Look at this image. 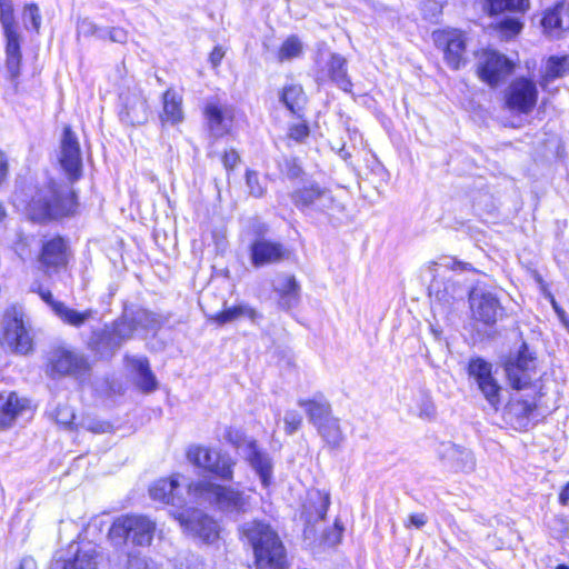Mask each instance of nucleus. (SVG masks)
<instances>
[{
    "label": "nucleus",
    "instance_id": "nucleus-1",
    "mask_svg": "<svg viewBox=\"0 0 569 569\" xmlns=\"http://www.w3.org/2000/svg\"><path fill=\"white\" fill-rule=\"evenodd\" d=\"M13 204L30 220L46 221L70 213L73 194L68 188L41 177L20 181Z\"/></svg>",
    "mask_w": 569,
    "mask_h": 569
},
{
    "label": "nucleus",
    "instance_id": "nucleus-2",
    "mask_svg": "<svg viewBox=\"0 0 569 569\" xmlns=\"http://www.w3.org/2000/svg\"><path fill=\"white\" fill-rule=\"evenodd\" d=\"M241 535L253 549L256 569H286L284 548L269 525L247 522L241 527Z\"/></svg>",
    "mask_w": 569,
    "mask_h": 569
},
{
    "label": "nucleus",
    "instance_id": "nucleus-3",
    "mask_svg": "<svg viewBox=\"0 0 569 569\" xmlns=\"http://www.w3.org/2000/svg\"><path fill=\"white\" fill-rule=\"evenodd\" d=\"M187 496L189 501L204 500L226 512L244 513L251 507V498L243 491L208 480L189 483Z\"/></svg>",
    "mask_w": 569,
    "mask_h": 569
},
{
    "label": "nucleus",
    "instance_id": "nucleus-4",
    "mask_svg": "<svg viewBox=\"0 0 569 569\" xmlns=\"http://www.w3.org/2000/svg\"><path fill=\"white\" fill-rule=\"evenodd\" d=\"M156 523L148 517L127 515L118 517L108 531V539L113 545L130 540L132 545L148 547L153 540Z\"/></svg>",
    "mask_w": 569,
    "mask_h": 569
},
{
    "label": "nucleus",
    "instance_id": "nucleus-5",
    "mask_svg": "<svg viewBox=\"0 0 569 569\" xmlns=\"http://www.w3.org/2000/svg\"><path fill=\"white\" fill-rule=\"evenodd\" d=\"M187 458L192 465L222 480H231L233 477L236 462L229 455L222 453L219 450L203 446H193L187 451Z\"/></svg>",
    "mask_w": 569,
    "mask_h": 569
},
{
    "label": "nucleus",
    "instance_id": "nucleus-6",
    "mask_svg": "<svg viewBox=\"0 0 569 569\" xmlns=\"http://www.w3.org/2000/svg\"><path fill=\"white\" fill-rule=\"evenodd\" d=\"M1 340L17 353L26 355L32 349V338L21 311L12 309L4 315Z\"/></svg>",
    "mask_w": 569,
    "mask_h": 569
},
{
    "label": "nucleus",
    "instance_id": "nucleus-7",
    "mask_svg": "<svg viewBox=\"0 0 569 569\" xmlns=\"http://www.w3.org/2000/svg\"><path fill=\"white\" fill-rule=\"evenodd\" d=\"M538 94V88L533 80L518 77L505 90V106L511 112L529 114L537 104Z\"/></svg>",
    "mask_w": 569,
    "mask_h": 569
},
{
    "label": "nucleus",
    "instance_id": "nucleus-8",
    "mask_svg": "<svg viewBox=\"0 0 569 569\" xmlns=\"http://www.w3.org/2000/svg\"><path fill=\"white\" fill-rule=\"evenodd\" d=\"M224 438L241 450L244 459L259 475L262 485L267 487L271 478V462L266 453L258 450L256 441L246 439L240 430L233 428L227 429Z\"/></svg>",
    "mask_w": 569,
    "mask_h": 569
},
{
    "label": "nucleus",
    "instance_id": "nucleus-9",
    "mask_svg": "<svg viewBox=\"0 0 569 569\" xmlns=\"http://www.w3.org/2000/svg\"><path fill=\"white\" fill-rule=\"evenodd\" d=\"M536 358L522 345L520 350L510 355L505 362V371L510 386L513 389L527 388L536 377Z\"/></svg>",
    "mask_w": 569,
    "mask_h": 569
},
{
    "label": "nucleus",
    "instance_id": "nucleus-10",
    "mask_svg": "<svg viewBox=\"0 0 569 569\" xmlns=\"http://www.w3.org/2000/svg\"><path fill=\"white\" fill-rule=\"evenodd\" d=\"M513 62L495 50H483L478 59V74L491 87L497 86L513 70Z\"/></svg>",
    "mask_w": 569,
    "mask_h": 569
},
{
    "label": "nucleus",
    "instance_id": "nucleus-11",
    "mask_svg": "<svg viewBox=\"0 0 569 569\" xmlns=\"http://www.w3.org/2000/svg\"><path fill=\"white\" fill-rule=\"evenodd\" d=\"M436 46L443 50L449 67L459 69L466 63V37L457 29H445L432 32Z\"/></svg>",
    "mask_w": 569,
    "mask_h": 569
},
{
    "label": "nucleus",
    "instance_id": "nucleus-12",
    "mask_svg": "<svg viewBox=\"0 0 569 569\" xmlns=\"http://www.w3.org/2000/svg\"><path fill=\"white\" fill-rule=\"evenodd\" d=\"M472 317L486 325L495 323L501 315L497 296L482 286H476L469 293Z\"/></svg>",
    "mask_w": 569,
    "mask_h": 569
},
{
    "label": "nucleus",
    "instance_id": "nucleus-13",
    "mask_svg": "<svg viewBox=\"0 0 569 569\" xmlns=\"http://www.w3.org/2000/svg\"><path fill=\"white\" fill-rule=\"evenodd\" d=\"M86 369L84 358L70 349L60 347L50 352L47 372L53 378L78 375Z\"/></svg>",
    "mask_w": 569,
    "mask_h": 569
},
{
    "label": "nucleus",
    "instance_id": "nucleus-14",
    "mask_svg": "<svg viewBox=\"0 0 569 569\" xmlns=\"http://www.w3.org/2000/svg\"><path fill=\"white\" fill-rule=\"evenodd\" d=\"M469 376L475 380L487 401L496 407L500 402V386L493 378L491 365L482 359L471 360Z\"/></svg>",
    "mask_w": 569,
    "mask_h": 569
},
{
    "label": "nucleus",
    "instance_id": "nucleus-15",
    "mask_svg": "<svg viewBox=\"0 0 569 569\" xmlns=\"http://www.w3.org/2000/svg\"><path fill=\"white\" fill-rule=\"evenodd\" d=\"M177 519L188 532L208 543L216 541L219 537L218 523L199 510H193L188 517L180 513Z\"/></svg>",
    "mask_w": 569,
    "mask_h": 569
},
{
    "label": "nucleus",
    "instance_id": "nucleus-16",
    "mask_svg": "<svg viewBox=\"0 0 569 569\" xmlns=\"http://www.w3.org/2000/svg\"><path fill=\"white\" fill-rule=\"evenodd\" d=\"M59 161L71 179L79 178L82 168L81 152L78 139L69 127L63 130Z\"/></svg>",
    "mask_w": 569,
    "mask_h": 569
},
{
    "label": "nucleus",
    "instance_id": "nucleus-17",
    "mask_svg": "<svg viewBox=\"0 0 569 569\" xmlns=\"http://www.w3.org/2000/svg\"><path fill=\"white\" fill-rule=\"evenodd\" d=\"M439 458L455 471L470 472L476 467L472 452L452 442L441 443L438 449Z\"/></svg>",
    "mask_w": 569,
    "mask_h": 569
},
{
    "label": "nucleus",
    "instance_id": "nucleus-18",
    "mask_svg": "<svg viewBox=\"0 0 569 569\" xmlns=\"http://www.w3.org/2000/svg\"><path fill=\"white\" fill-rule=\"evenodd\" d=\"M541 26L551 39H569V4H558L545 12Z\"/></svg>",
    "mask_w": 569,
    "mask_h": 569
},
{
    "label": "nucleus",
    "instance_id": "nucleus-19",
    "mask_svg": "<svg viewBox=\"0 0 569 569\" xmlns=\"http://www.w3.org/2000/svg\"><path fill=\"white\" fill-rule=\"evenodd\" d=\"M204 116L213 136L221 137L231 130L233 110L230 107L218 101H209L204 107Z\"/></svg>",
    "mask_w": 569,
    "mask_h": 569
},
{
    "label": "nucleus",
    "instance_id": "nucleus-20",
    "mask_svg": "<svg viewBox=\"0 0 569 569\" xmlns=\"http://www.w3.org/2000/svg\"><path fill=\"white\" fill-rule=\"evenodd\" d=\"M99 550L91 543L77 546L72 556L56 561V569H98Z\"/></svg>",
    "mask_w": 569,
    "mask_h": 569
},
{
    "label": "nucleus",
    "instance_id": "nucleus-21",
    "mask_svg": "<svg viewBox=\"0 0 569 569\" xmlns=\"http://www.w3.org/2000/svg\"><path fill=\"white\" fill-rule=\"evenodd\" d=\"M180 475H173L170 478L157 480L150 487V496L153 500L181 506L187 503L188 499L180 492Z\"/></svg>",
    "mask_w": 569,
    "mask_h": 569
},
{
    "label": "nucleus",
    "instance_id": "nucleus-22",
    "mask_svg": "<svg viewBox=\"0 0 569 569\" xmlns=\"http://www.w3.org/2000/svg\"><path fill=\"white\" fill-rule=\"evenodd\" d=\"M273 290L279 296V306L289 310L300 301L301 287L295 276L281 274L273 281Z\"/></svg>",
    "mask_w": 569,
    "mask_h": 569
},
{
    "label": "nucleus",
    "instance_id": "nucleus-23",
    "mask_svg": "<svg viewBox=\"0 0 569 569\" xmlns=\"http://www.w3.org/2000/svg\"><path fill=\"white\" fill-rule=\"evenodd\" d=\"M331 200L332 198L327 190L313 183L306 184L292 193V201L299 208L315 207L322 210Z\"/></svg>",
    "mask_w": 569,
    "mask_h": 569
},
{
    "label": "nucleus",
    "instance_id": "nucleus-24",
    "mask_svg": "<svg viewBox=\"0 0 569 569\" xmlns=\"http://www.w3.org/2000/svg\"><path fill=\"white\" fill-rule=\"evenodd\" d=\"M41 298L51 306L54 313L66 323L79 327L83 325L92 315L91 310L79 312L74 309L67 307L62 302L53 301L52 295L49 291H40Z\"/></svg>",
    "mask_w": 569,
    "mask_h": 569
},
{
    "label": "nucleus",
    "instance_id": "nucleus-25",
    "mask_svg": "<svg viewBox=\"0 0 569 569\" xmlns=\"http://www.w3.org/2000/svg\"><path fill=\"white\" fill-rule=\"evenodd\" d=\"M26 407L27 400L19 398L17 393H0V427H10Z\"/></svg>",
    "mask_w": 569,
    "mask_h": 569
},
{
    "label": "nucleus",
    "instance_id": "nucleus-26",
    "mask_svg": "<svg viewBox=\"0 0 569 569\" xmlns=\"http://www.w3.org/2000/svg\"><path fill=\"white\" fill-rule=\"evenodd\" d=\"M161 120L170 124H178L183 120L182 96L172 89L163 93Z\"/></svg>",
    "mask_w": 569,
    "mask_h": 569
},
{
    "label": "nucleus",
    "instance_id": "nucleus-27",
    "mask_svg": "<svg viewBox=\"0 0 569 569\" xmlns=\"http://www.w3.org/2000/svg\"><path fill=\"white\" fill-rule=\"evenodd\" d=\"M321 77L336 82L342 90L349 91L351 83L347 78L346 60L339 54H331Z\"/></svg>",
    "mask_w": 569,
    "mask_h": 569
},
{
    "label": "nucleus",
    "instance_id": "nucleus-28",
    "mask_svg": "<svg viewBox=\"0 0 569 569\" xmlns=\"http://www.w3.org/2000/svg\"><path fill=\"white\" fill-rule=\"evenodd\" d=\"M6 37V67L11 78H17L20 74L21 67V50H20V33L4 34Z\"/></svg>",
    "mask_w": 569,
    "mask_h": 569
},
{
    "label": "nucleus",
    "instance_id": "nucleus-29",
    "mask_svg": "<svg viewBox=\"0 0 569 569\" xmlns=\"http://www.w3.org/2000/svg\"><path fill=\"white\" fill-rule=\"evenodd\" d=\"M18 240L16 242L17 246L20 247H37L41 244V249H67L69 243L66 241V239L54 236L50 239H40L36 237L32 232L22 229L18 234Z\"/></svg>",
    "mask_w": 569,
    "mask_h": 569
},
{
    "label": "nucleus",
    "instance_id": "nucleus-30",
    "mask_svg": "<svg viewBox=\"0 0 569 569\" xmlns=\"http://www.w3.org/2000/svg\"><path fill=\"white\" fill-rule=\"evenodd\" d=\"M567 74H569V56H551L546 61L540 84L546 88L550 81Z\"/></svg>",
    "mask_w": 569,
    "mask_h": 569
},
{
    "label": "nucleus",
    "instance_id": "nucleus-31",
    "mask_svg": "<svg viewBox=\"0 0 569 569\" xmlns=\"http://www.w3.org/2000/svg\"><path fill=\"white\" fill-rule=\"evenodd\" d=\"M129 366L136 372V380L139 388L144 392L157 389V379L150 371L149 362L146 358L129 359Z\"/></svg>",
    "mask_w": 569,
    "mask_h": 569
},
{
    "label": "nucleus",
    "instance_id": "nucleus-32",
    "mask_svg": "<svg viewBox=\"0 0 569 569\" xmlns=\"http://www.w3.org/2000/svg\"><path fill=\"white\" fill-rule=\"evenodd\" d=\"M318 432L323 441L330 448H339L345 441V436L340 427V422L335 417H327L318 423Z\"/></svg>",
    "mask_w": 569,
    "mask_h": 569
},
{
    "label": "nucleus",
    "instance_id": "nucleus-33",
    "mask_svg": "<svg viewBox=\"0 0 569 569\" xmlns=\"http://www.w3.org/2000/svg\"><path fill=\"white\" fill-rule=\"evenodd\" d=\"M298 405L305 409L310 422L316 427H318V423L323 421L327 417H331L330 405L322 397L310 400L300 399L298 400Z\"/></svg>",
    "mask_w": 569,
    "mask_h": 569
},
{
    "label": "nucleus",
    "instance_id": "nucleus-34",
    "mask_svg": "<svg viewBox=\"0 0 569 569\" xmlns=\"http://www.w3.org/2000/svg\"><path fill=\"white\" fill-rule=\"evenodd\" d=\"M240 317H247L252 322H256L260 318V315L258 313V311L256 309H253L252 307H250L248 305H238V306L224 309L223 311L212 316L210 319L212 321L217 322L218 325H224V323L231 322L233 320H237Z\"/></svg>",
    "mask_w": 569,
    "mask_h": 569
},
{
    "label": "nucleus",
    "instance_id": "nucleus-35",
    "mask_svg": "<svg viewBox=\"0 0 569 569\" xmlns=\"http://www.w3.org/2000/svg\"><path fill=\"white\" fill-rule=\"evenodd\" d=\"M485 9L490 16L505 11L526 13L530 9V0H486Z\"/></svg>",
    "mask_w": 569,
    "mask_h": 569
},
{
    "label": "nucleus",
    "instance_id": "nucleus-36",
    "mask_svg": "<svg viewBox=\"0 0 569 569\" xmlns=\"http://www.w3.org/2000/svg\"><path fill=\"white\" fill-rule=\"evenodd\" d=\"M458 288L450 281L433 279L429 284V296L440 305H450L457 295Z\"/></svg>",
    "mask_w": 569,
    "mask_h": 569
},
{
    "label": "nucleus",
    "instance_id": "nucleus-37",
    "mask_svg": "<svg viewBox=\"0 0 569 569\" xmlns=\"http://www.w3.org/2000/svg\"><path fill=\"white\" fill-rule=\"evenodd\" d=\"M280 99L292 113H299L306 100L303 90L298 84L284 87Z\"/></svg>",
    "mask_w": 569,
    "mask_h": 569
},
{
    "label": "nucleus",
    "instance_id": "nucleus-38",
    "mask_svg": "<svg viewBox=\"0 0 569 569\" xmlns=\"http://www.w3.org/2000/svg\"><path fill=\"white\" fill-rule=\"evenodd\" d=\"M121 99L123 100L126 113L131 123H139L146 119L147 103L141 94L134 93L132 101L122 96Z\"/></svg>",
    "mask_w": 569,
    "mask_h": 569
},
{
    "label": "nucleus",
    "instance_id": "nucleus-39",
    "mask_svg": "<svg viewBox=\"0 0 569 569\" xmlns=\"http://www.w3.org/2000/svg\"><path fill=\"white\" fill-rule=\"evenodd\" d=\"M303 52V43L297 36L288 37L280 46L277 58L280 62L299 58Z\"/></svg>",
    "mask_w": 569,
    "mask_h": 569
},
{
    "label": "nucleus",
    "instance_id": "nucleus-40",
    "mask_svg": "<svg viewBox=\"0 0 569 569\" xmlns=\"http://www.w3.org/2000/svg\"><path fill=\"white\" fill-rule=\"evenodd\" d=\"M536 408V403L530 400L513 399L508 406V413L517 418L518 423L526 426V420L530 417Z\"/></svg>",
    "mask_w": 569,
    "mask_h": 569
},
{
    "label": "nucleus",
    "instance_id": "nucleus-41",
    "mask_svg": "<svg viewBox=\"0 0 569 569\" xmlns=\"http://www.w3.org/2000/svg\"><path fill=\"white\" fill-rule=\"evenodd\" d=\"M0 22L4 34L18 33L12 0H0Z\"/></svg>",
    "mask_w": 569,
    "mask_h": 569
},
{
    "label": "nucleus",
    "instance_id": "nucleus-42",
    "mask_svg": "<svg viewBox=\"0 0 569 569\" xmlns=\"http://www.w3.org/2000/svg\"><path fill=\"white\" fill-rule=\"evenodd\" d=\"M523 28V22L519 18L506 17L495 24V29L505 39H511L518 36Z\"/></svg>",
    "mask_w": 569,
    "mask_h": 569
},
{
    "label": "nucleus",
    "instance_id": "nucleus-43",
    "mask_svg": "<svg viewBox=\"0 0 569 569\" xmlns=\"http://www.w3.org/2000/svg\"><path fill=\"white\" fill-rule=\"evenodd\" d=\"M249 259L254 268L277 263L283 259L282 251H249Z\"/></svg>",
    "mask_w": 569,
    "mask_h": 569
},
{
    "label": "nucleus",
    "instance_id": "nucleus-44",
    "mask_svg": "<svg viewBox=\"0 0 569 569\" xmlns=\"http://www.w3.org/2000/svg\"><path fill=\"white\" fill-rule=\"evenodd\" d=\"M77 36L78 37H94L100 40L106 39V29L97 26L92 20L88 18L79 19L77 22Z\"/></svg>",
    "mask_w": 569,
    "mask_h": 569
},
{
    "label": "nucleus",
    "instance_id": "nucleus-45",
    "mask_svg": "<svg viewBox=\"0 0 569 569\" xmlns=\"http://www.w3.org/2000/svg\"><path fill=\"white\" fill-rule=\"evenodd\" d=\"M118 569H150V561L139 551H131L118 562Z\"/></svg>",
    "mask_w": 569,
    "mask_h": 569
},
{
    "label": "nucleus",
    "instance_id": "nucleus-46",
    "mask_svg": "<svg viewBox=\"0 0 569 569\" xmlns=\"http://www.w3.org/2000/svg\"><path fill=\"white\" fill-rule=\"evenodd\" d=\"M22 21L26 29H32L37 33L41 27L40 9L36 3H28L23 8Z\"/></svg>",
    "mask_w": 569,
    "mask_h": 569
},
{
    "label": "nucleus",
    "instance_id": "nucleus-47",
    "mask_svg": "<svg viewBox=\"0 0 569 569\" xmlns=\"http://www.w3.org/2000/svg\"><path fill=\"white\" fill-rule=\"evenodd\" d=\"M38 261L40 267L49 271L51 268H57L66 263L64 251H41Z\"/></svg>",
    "mask_w": 569,
    "mask_h": 569
},
{
    "label": "nucleus",
    "instance_id": "nucleus-48",
    "mask_svg": "<svg viewBox=\"0 0 569 569\" xmlns=\"http://www.w3.org/2000/svg\"><path fill=\"white\" fill-rule=\"evenodd\" d=\"M246 182L249 193L256 198L262 197L266 191V183L259 179L254 171L248 170L246 173Z\"/></svg>",
    "mask_w": 569,
    "mask_h": 569
},
{
    "label": "nucleus",
    "instance_id": "nucleus-49",
    "mask_svg": "<svg viewBox=\"0 0 569 569\" xmlns=\"http://www.w3.org/2000/svg\"><path fill=\"white\" fill-rule=\"evenodd\" d=\"M418 416L425 420H432L437 416V409L429 397H422L418 405Z\"/></svg>",
    "mask_w": 569,
    "mask_h": 569
},
{
    "label": "nucleus",
    "instance_id": "nucleus-50",
    "mask_svg": "<svg viewBox=\"0 0 569 569\" xmlns=\"http://www.w3.org/2000/svg\"><path fill=\"white\" fill-rule=\"evenodd\" d=\"M133 333V327L128 321H121L116 323L113 328V336L117 341L114 342L117 346H119L122 341L130 339Z\"/></svg>",
    "mask_w": 569,
    "mask_h": 569
},
{
    "label": "nucleus",
    "instance_id": "nucleus-51",
    "mask_svg": "<svg viewBox=\"0 0 569 569\" xmlns=\"http://www.w3.org/2000/svg\"><path fill=\"white\" fill-rule=\"evenodd\" d=\"M302 422V417L299 412L289 410L284 415V429L288 435L296 432Z\"/></svg>",
    "mask_w": 569,
    "mask_h": 569
},
{
    "label": "nucleus",
    "instance_id": "nucleus-52",
    "mask_svg": "<svg viewBox=\"0 0 569 569\" xmlns=\"http://www.w3.org/2000/svg\"><path fill=\"white\" fill-rule=\"evenodd\" d=\"M288 134L290 139L300 142L309 136V127L305 122L292 124Z\"/></svg>",
    "mask_w": 569,
    "mask_h": 569
},
{
    "label": "nucleus",
    "instance_id": "nucleus-53",
    "mask_svg": "<svg viewBox=\"0 0 569 569\" xmlns=\"http://www.w3.org/2000/svg\"><path fill=\"white\" fill-rule=\"evenodd\" d=\"M73 419H74V413L69 407L63 406V407L57 408L56 420L58 423L68 427L72 423Z\"/></svg>",
    "mask_w": 569,
    "mask_h": 569
},
{
    "label": "nucleus",
    "instance_id": "nucleus-54",
    "mask_svg": "<svg viewBox=\"0 0 569 569\" xmlns=\"http://www.w3.org/2000/svg\"><path fill=\"white\" fill-rule=\"evenodd\" d=\"M106 39L116 43H126L128 40V32L119 27L106 29Z\"/></svg>",
    "mask_w": 569,
    "mask_h": 569
},
{
    "label": "nucleus",
    "instance_id": "nucleus-55",
    "mask_svg": "<svg viewBox=\"0 0 569 569\" xmlns=\"http://www.w3.org/2000/svg\"><path fill=\"white\" fill-rule=\"evenodd\" d=\"M223 166L226 169H233L239 162V154L236 150L226 151L222 158Z\"/></svg>",
    "mask_w": 569,
    "mask_h": 569
},
{
    "label": "nucleus",
    "instance_id": "nucleus-56",
    "mask_svg": "<svg viewBox=\"0 0 569 569\" xmlns=\"http://www.w3.org/2000/svg\"><path fill=\"white\" fill-rule=\"evenodd\" d=\"M224 54H226V50L221 46L214 47L209 56V61H210L211 66L213 68H217L221 63Z\"/></svg>",
    "mask_w": 569,
    "mask_h": 569
},
{
    "label": "nucleus",
    "instance_id": "nucleus-57",
    "mask_svg": "<svg viewBox=\"0 0 569 569\" xmlns=\"http://www.w3.org/2000/svg\"><path fill=\"white\" fill-rule=\"evenodd\" d=\"M441 266L448 268V269H451V270H468L469 269V263L467 262H461V261H458L456 259H452V258H445L443 262L441 263Z\"/></svg>",
    "mask_w": 569,
    "mask_h": 569
},
{
    "label": "nucleus",
    "instance_id": "nucleus-58",
    "mask_svg": "<svg viewBox=\"0 0 569 569\" xmlns=\"http://www.w3.org/2000/svg\"><path fill=\"white\" fill-rule=\"evenodd\" d=\"M427 523V517L425 513H416L410 515L408 518V522L405 525L407 528L413 526L416 528H421Z\"/></svg>",
    "mask_w": 569,
    "mask_h": 569
},
{
    "label": "nucleus",
    "instance_id": "nucleus-59",
    "mask_svg": "<svg viewBox=\"0 0 569 569\" xmlns=\"http://www.w3.org/2000/svg\"><path fill=\"white\" fill-rule=\"evenodd\" d=\"M14 569H38V565L33 557L24 556L21 558L18 567Z\"/></svg>",
    "mask_w": 569,
    "mask_h": 569
},
{
    "label": "nucleus",
    "instance_id": "nucleus-60",
    "mask_svg": "<svg viewBox=\"0 0 569 569\" xmlns=\"http://www.w3.org/2000/svg\"><path fill=\"white\" fill-rule=\"evenodd\" d=\"M14 569H38V565L33 557L24 556L21 558L18 567Z\"/></svg>",
    "mask_w": 569,
    "mask_h": 569
},
{
    "label": "nucleus",
    "instance_id": "nucleus-61",
    "mask_svg": "<svg viewBox=\"0 0 569 569\" xmlns=\"http://www.w3.org/2000/svg\"><path fill=\"white\" fill-rule=\"evenodd\" d=\"M88 429L94 433H103L111 430V425L108 422H93L88 426Z\"/></svg>",
    "mask_w": 569,
    "mask_h": 569
},
{
    "label": "nucleus",
    "instance_id": "nucleus-62",
    "mask_svg": "<svg viewBox=\"0 0 569 569\" xmlns=\"http://www.w3.org/2000/svg\"><path fill=\"white\" fill-rule=\"evenodd\" d=\"M7 174V162L2 151L0 150V184L4 180Z\"/></svg>",
    "mask_w": 569,
    "mask_h": 569
},
{
    "label": "nucleus",
    "instance_id": "nucleus-63",
    "mask_svg": "<svg viewBox=\"0 0 569 569\" xmlns=\"http://www.w3.org/2000/svg\"><path fill=\"white\" fill-rule=\"evenodd\" d=\"M559 501L561 505L566 506L569 503V482L565 486L559 495Z\"/></svg>",
    "mask_w": 569,
    "mask_h": 569
},
{
    "label": "nucleus",
    "instance_id": "nucleus-64",
    "mask_svg": "<svg viewBox=\"0 0 569 569\" xmlns=\"http://www.w3.org/2000/svg\"><path fill=\"white\" fill-rule=\"evenodd\" d=\"M250 249L258 250V249H277V248L274 246H271L266 242H256Z\"/></svg>",
    "mask_w": 569,
    "mask_h": 569
}]
</instances>
